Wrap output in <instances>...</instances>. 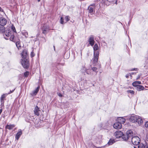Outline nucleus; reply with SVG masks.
<instances>
[{
  "label": "nucleus",
  "mask_w": 148,
  "mask_h": 148,
  "mask_svg": "<svg viewBox=\"0 0 148 148\" xmlns=\"http://www.w3.org/2000/svg\"><path fill=\"white\" fill-rule=\"evenodd\" d=\"M130 120L132 123H137L139 125L143 123V120L141 117L135 114L131 115Z\"/></svg>",
  "instance_id": "f257e3e1"
},
{
  "label": "nucleus",
  "mask_w": 148,
  "mask_h": 148,
  "mask_svg": "<svg viewBox=\"0 0 148 148\" xmlns=\"http://www.w3.org/2000/svg\"><path fill=\"white\" fill-rule=\"evenodd\" d=\"M94 50V57L92 59L94 63H97L98 61L99 56V52L98 50L99 49V47L97 44L96 43L93 47Z\"/></svg>",
  "instance_id": "f03ea898"
},
{
  "label": "nucleus",
  "mask_w": 148,
  "mask_h": 148,
  "mask_svg": "<svg viewBox=\"0 0 148 148\" xmlns=\"http://www.w3.org/2000/svg\"><path fill=\"white\" fill-rule=\"evenodd\" d=\"M10 40L14 42H16V45L17 47L19 49L21 47V44L20 40L18 38H16L13 35L11 36L10 38Z\"/></svg>",
  "instance_id": "7ed1b4c3"
},
{
  "label": "nucleus",
  "mask_w": 148,
  "mask_h": 148,
  "mask_svg": "<svg viewBox=\"0 0 148 148\" xmlns=\"http://www.w3.org/2000/svg\"><path fill=\"white\" fill-rule=\"evenodd\" d=\"M21 62L23 67L25 69H28L30 65L29 58H22Z\"/></svg>",
  "instance_id": "20e7f679"
},
{
  "label": "nucleus",
  "mask_w": 148,
  "mask_h": 148,
  "mask_svg": "<svg viewBox=\"0 0 148 148\" xmlns=\"http://www.w3.org/2000/svg\"><path fill=\"white\" fill-rule=\"evenodd\" d=\"M41 29L42 30V33L45 35H46L49 31L51 30L49 26L45 24H44L41 27Z\"/></svg>",
  "instance_id": "39448f33"
},
{
  "label": "nucleus",
  "mask_w": 148,
  "mask_h": 148,
  "mask_svg": "<svg viewBox=\"0 0 148 148\" xmlns=\"http://www.w3.org/2000/svg\"><path fill=\"white\" fill-rule=\"evenodd\" d=\"M140 141V138L137 136L133 137L131 139V142L134 145H139Z\"/></svg>",
  "instance_id": "423d86ee"
},
{
  "label": "nucleus",
  "mask_w": 148,
  "mask_h": 148,
  "mask_svg": "<svg viewBox=\"0 0 148 148\" xmlns=\"http://www.w3.org/2000/svg\"><path fill=\"white\" fill-rule=\"evenodd\" d=\"M22 58H27V56L28 55L27 50L26 49L23 50L21 53Z\"/></svg>",
  "instance_id": "0eeeda50"
},
{
  "label": "nucleus",
  "mask_w": 148,
  "mask_h": 148,
  "mask_svg": "<svg viewBox=\"0 0 148 148\" xmlns=\"http://www.w3.org/2000/svg\"><path fill=\"white\" fill-rule=\"evenodd\" d=\"M14 35L13 34H12V32L10 31V29H7L6 30V32L4 35V38L6 40H8V38L7 37H10L11 35Z\"/></svg>",
  "instance_id": "6e6552de"
},
{
  "label": "nucleus",
  "mask_w": 148,
  "mask_h": 148,
  "mask_svg": "<svg viewBox=\"0 0 148 148\" xmlns=\"http://www.w3.org/2000/svg\"><path fill=\"white\" fill-rule=\"evenodd\" d=\"M88 41L89 42V43L91 46H93L95 42V41L94 40V36L91 35L88 38Z\"/></svg>",
  "instance_id": "1a4fd4ad"
},
{
  "label": "nucleus",
  "mask_w": 148,
  "mask_h": 148,
  "mask_svg": "<svg viewBox=\"0 0 148 148\" xmlns=\"http://www.w3.org/2000/svg\"><path fill=\"white\" fill-rule=\"evenodd\" d=\"M7 95L8 94L5 93L1 95L0 97V101L1 105H4V101L6 100V97Z\"/></svg>",
  "instance_id": "9d476101"
},
{
  "label": "nucleus",
  "mask_w": 148,
  "mask_h": 148,
  "mask_svg": "<svg viewBox=\"0 0 148 148\" xmlns=\"http://www.w3.org/2000/svg\"><path fill=\"white\" fill-rule=\"evenodd\" d=\"M114 128L117 129H120L122 127V125L121 123H119V122L115 123L113 126Z\"/></svg>",
  "instance_id": "9b49d317"
},
{
  "label": "nucleus",
  "mask_w": 148,
  "mask_h": 148,
  "mask_svg": "<svg viewBox=\"0 0 148 148\" xmlns=\"http://www.w3.org/2000/svg\"><path fill=\"white\" fill-rule=\"evenodd\" d=\"M138 148H148V144L146 141L145 143H141L139 144L138 146Z\"/></svg>",
  "instance_id": "f8f14e48"
},
{
  "label": "nucleus",
  "mask_w": 148,
  "mask_h": 148,
  "mask_svg": "<svg viewBox=\"0 0 148 148\" xmlns=\"http://www.w3.org/2000/svg\"><path fill=\"white\" fill-rule=\"evenodd\" d=\"M123 135V133L121 131H117L115 133V136L117 138H119L121 137H122Z\"/></svg>",
  "instance_id": "ddd939ff"
},
{
  "label": "nucleus",
  "mask_w": 148,
  "mask_h": 148,
  "mask_svg": "<svg viewBox=\"0 0 148 148\" xmlns=\"http://www.w3.org/2000/svg\"><path fill=\"white\" fill-rule=\"evenodd\" d=\"M7 23V20L4 18H0V25L4 26Z\"/></svg>",
  "instance_id": "4468645a"
},
{
  "label": "nucleus",
  "mask_w": 148,
  "mask_h": 148,
  "mask_svg": "<svg viewBox=\"0 0 148 148\" xmlns=\"http://www.w3.org/2000/svg\"><path fill=\"white\" fill-rule=\"evenodd\" d=\"M40 88V86H38L36 89L34 90L30 94L32 96L36 95L38 92Z\"/></svg>",
  "instance_id": "2eb2a0df"
},
{
  "label": "nucleus",
  "mask_w": 148,
  "mask_h": 148,
  "mask_svg": "<svg viewBox=\"0 0 148 148\" xmlns=\"http://www.w3.org/2000/svg\"><path fill=\"white\" fill-rule=\"evenodd\" d=\"M40 111V110H39V108L37 106H36L35 107L34 111V114L37 116H39L40 114L39 112V111Z\"/></svg>",
  "instance_id": "dca6fc26"
},
{
  "label": "nucleus",
  "mask_w": 148,
  "mask_h": 148,
  "mask_svg": "<svg viewBox=\"0 0 148 148\" xmlns=\"http://www.w3.org/2000/svg\"><path fill=\"white\" fill-rule=\"evenodd\" d=\"M15 127V125L14 124H7L5 127L6 129L9 130H12Z\"/></svg>",
  "instance_id": "f3484780"
},
{
  "label": "nucleus",
  "mask_w": 148,
  "mask_h": 148,
  "mask_svg": "<svg viewBox=\"0 0 148 148\" xmlns=\"http://www.w3.org/2000/svg\"><path fill=\"white\" fill-rule=\"evenodd\" d=\"M126 133L129 138L132 137L134 134L133 131L131 130H128Z\"/></svg>",
  "instance_id": "a211bd4d"
},
{
  "label": "nucleus",
  "mask_w": 148,
  "mask_h": 148,
  "mask_svg": "<svg viewBox=\"0 0 148 148\" xmlns=\"http://www.w3.org/2000/svg\"><path fill=\"white\" fill-rule=\"evenodd\" d=\"M22 134V131L21 130L18 131V132L17 133L16 136L15 138L17 140H18L21 135Z\"/></svg>",
  "instance_id": "6ab92c4d"
},
{
  "label": "nucleus",
  "mask_w": 148,
  "mask_h": 148,
  "mask_svg": "<svg viewBox=\"0 0 148 148\" xmlns=\"http://www.w3.org/2000/svg\"><path fill=\"white\" fill-rule=\"evenodd\" d=\"M115 140L113 138H111L108 142V145H111L116 142Z\"/></svg>",
  "instance_id": "aec40b11"
},
{
  "label": "nucleus",
  "mask_w": 148,
  "mask_h": 148,
  "mask_svg": "<svg viewBox=\"0 0 148 148\" xmlns=\"http://www.w3.org/2000/svg\"><path fill=\"white\" fill-rule=\"evenodd\" d=\"M84 70L85 71V72L88 75H91V70L90 69L84 67Z\"/></svg>",
  "instance_id": "412c9836"
},
{
  "label": "nucleus",
  "mask_w": 148,
  "mask_h": 148,
  "mask_svg": "<svg viewBox=\"0 0 148 148\" xmlns=\"http://www.w3.org/2000/svg\"><path fill=\"white\" fill-rule=\"evenodd\" d=\"M118 119L119 121V122L121 123V124L124 123L126 121L125 119L123 117H119Z\"/></svg>",
  "instance_id": "4be33fe9"
},
{
  "label": "nucleus",
  "mask_w": 148,
  "mask_h": 148,
  "mask_svg": "<svg viewBox=\"0 0 148 148\" xmlns=\"http://www.w3.org/2000/svg\"><path fill=\"white\" fill-rule=\"evenodd\" d=\"M145 89V88L144 86L142 85H139L137 86L136 88V89L138 91H140L141 90H143Z\"/></svg>",
  "instance_id": "5701e85b"
},
{
  "label": "nucleus",
  "mask_w": 148,
  "mask_h": 148,
  "mask_svg": "<svg viewBox=\"0 0 148 148\" xmlns=\"http://www.w3.org/2000/svg\"><path fill=\"white\" fill-rule=\"evenodd\" d=\"M122 137V139L125 141H127L129 139L126 134H123Z\"/></svg>",
  "instance_id": "b1692460"
},
{
  "label": "nucleus",
  "mask_w": 148,
  "mask_h": 148,
  "mask_svg": "<svg viewBox=\"0 0 148 148\" xmlns=\"http://www.w3.org/2000/svg\"><path fill=\"white\" fill-rule=\"evenodd\" d=\"M95 8L91 7V6H89L88 8L89 10V12L90 13H92L93 12L94 9Z\"/></svg>",
  "instance_id": "393cba45"
},
{
  "label": "nucleus",
  "mask_w": 148,
  "mask_h": 148,
  "mask_svg": "<svg viewBox=\"0 0 148 148\" xmlns=\"http://www.w3.org/2000/svg\"><path fill=\"white\" fill-rule=\"evenodd\" d=\"M4 26H1L0 27V32L2 33H4L5 32V28Z\"/></svg>",
  "instance_id": "a878e982"
},
{
  "label": "nucleus",
  "mask_w": 148,
  "mask_h": 148,
  "mask_svg": "<svg viewBox=\"0 0 148 148\" xmlns=\"http://www.w3.org/2000/svg\"><path fill=\"white\" fill-rule=\"evenodd\" d=\"M11 29L15 33H17L16 31V30L15 28L14 27V26L13 25H12L11 26Z\"/></svg>",
  "instance_id": "bb28decb"
},
{
  "label": "nucleus",
  "mask_w": 148,
  "mask_h": 148,
  "mask_svg": "<svg viewBox=\"0 0 148 148\" xmlns=\"http://www.w3.org/2000/svg\"><path fill=\"white\" fill-rule=\"evenodd\" d=\"M29 74V72L28 71H26L24 73V75L25 77H27Z\"/></svg>",
  "instance_id": "cd10ccee"
},
{
  "label": "nucleus",
  "mask_w": 148,
  "mask_h": 148,
  "mask_svg": "<svg viewBox=\"0 0 148 148\" xmlns=\"http://www.w3.org/2000/svg\"><path fill=\"white\" fill-rule=\"evenodd\" d=\"M30 57L31 58H33L35 56V53L34 51V50H33L30 53Z\"/></svg>",
  "instance_id": "c85d7f7f"
},
{
  "label": "nucleus",
  "mask_w": 148,
  "mask_h": 148,
  "mask_svg": "<svg viewBox=\"0 0 148 148\" xmlns=\"http://www.w3.org/2000/svg\"><path fill=\"white\" fill-rule=\"evenodd\" d=\"M80 81H82L84 83H86L87 81L86 79H84V78L82 77H81L80 79Z\"/></svg>",
  "instance_id": "c756f323"
},
{
  "label": "nucleus",
  "mask_w": 148,
  "mask_h": 148,
  "mask_svg": "<svg viewBox=\"0 0 148 148\" xmlns=\"http://www.w3.org/2000/svg\"><path fill=\"white\" fill-rule=\"evenodd\" d=\"M92 69L93 71H95L96 72V73H97V68L95 67H93L92 68Z\"/></svg>",
  "instance_id": "7c9ffc66"
},
{
  "label": "nucleus",
  "mask_w": 148,
  "mask_h": 148,
  "mask_svg": "<svg viewBox=\"0 0 148 148\" xmlns=\"http://www.w3.org/2000/svg\"><path fill=\"white\" fill-rule=\"evenodd\" d=\"M132 85L136 87L137 88V86H138L139 85H138L137 83L136 82V81H135L132 83Z\"/></svg>",
  "instance_id": "2f4dec72"
},
{
  "label": "nucleus",
  "mask_w": 148,
  "mask_h": 148,
  "mask_svg": "<svg viewBox=\"0 0 148 148\" xmlns=\"http://www.w3.org/2000/svg\"><path fill=\"white\" fill-rule=\"evenodd\" d=\"M127 92L129 93H130L132 94H134V91L131 90H129L127 91Z\"/></svg>",
  "instance_id": "473e14b6"
},
{
  "label": "nucleus",
  "mask_w": 148,
  "mask_h": 148,
  "mask_svg": "<svg viewBox=\"0 0 148 148\" xmlns=\"http://www.w3.org/2000/svg\"><path fill=\"white\" fill-rule=\"evenodd\" d=\"M70 17L69 16H67L65 17V21L68 22L70 20Z\"/></svg>",
  "instance_id": "72a5a7b5"
},
{
  "label": "nucleus",
  "mask_w": 148,
  "mask_h": 148,
  "mask_svg": "<svg viewBox=\"0 0 148 148\" xmlns=\"http://www.w3.org/2000/svg\"><path fill=\"white\" fill-rule=\"evenodd\" d=\"M60 22L61 24H63L64 23V19L61 17L60 20Z\"/></svg>",
  "instance_id": "f704fd0d"
},
{
  "label": "nucleus",
  "mask_w": 148,
  "mask_h": 148,
  "mask_svg": "<svg viewBox=\"0 0 148 148\" xmlns=\"http://www.w3.org/2000/svg\"><path fill=\"white\" fill-rule=\"evenodd\" d=\"M22 34L23 35H25V36L28 35V33L27 32H22Z\"/></svg>",
  "instance_id": "c9c22d12"
},
{
  "label": "nucleus",
  "mask_w": 148,
  "mask_h": 148,
  "mask_svg": "<svg viewBox=\"0 0 148 148\" xmlns=\"http://www.w3.org/2000/svg\"><path fill=\"white\" fill-rule=\"evenodd\" d=\"M15 90V88L14 89V90H10L8 93H7V94H8V95L10 94L13 92Z\"/></svg>",
  "instance_id": "e433bc0d"
},
{
  "label": "nucleus",
  "mask_w": 148,
  "mask_h": 148,
  "mask_svg": "<svg viewBox=\"0 0 148 148\" xmlns=\"http://www.w3.org/2000/svg\"><path fill=\"white\" fill-rule=\"evenodd\" d=\"M89 6H91V7H92L95 8V4L94 3L90 5Z\"/></svg>",
  "instance_id": "4c0bfd02"
},
{
  "label": "nucleus",
  "mask_w": 148,
  "mask_h": 148,
  "mask_svg": "<svg viewBox=\"0 0 148 148\" xmlns=\"http://www.w3.org/2000/svg\"><path fill=\"white\" fill-rule=\"evenodd\" d=\"M145 126L146 127L148 128V121H147L145 123Z\"/></svg>",
  "instance_id": "58836bf2"
},
{
  "label": "nucleus",
  "mask_w": 148,
  "mask_h": 148,
  "mask_svg": "<svg viewBox=\"0 0 148 148\" xmlns=\"http://www.w3.org/2000/svg\"><path fill=\"white\" fill-rule=\"evenodd\" d=\"M141 74L139 75H138V76L137 77V78H136V80H138V79H139L140 78V77L141 76Z\"/></svg>",
  "instance_id": "ea45409f"
},
{
  "label": "nucleus",
  "mask_w": 148,
  "mask_h": 148,
  "mask_svg": "<svg viewBox=\"0 0 148 148\" xmlns=\"http://www.w3.org/2000/svg\"><path fill=\"white\" fill-rule=\"evenodd\" d=\"M138 69L137 68H133L132 69H131V71H137L138 70Z\"/></svg>",
  "instance_id": "a19ab883"
},
{
  "label": "nucleus",
  "mask_w": 148,
  "mask_h": 148,
  "mask_svg": "<svg viewBox=\"0 0 148 148\" xmlns=\"http://www.w3.org/2000/svg\"><path fill=\"white\" fill-rule=\"evenodd\" d=\"M67 53L68 54V56L66 57V59H68V58L69 57V56H70V54H69V52H67Z\"/></svg>",
  "instance_id": "79ce46f5"
},
{
  "label": "nucleus",
  "mask_w": 148,
  "mask_h": 148,
  "mask_svg": "<svg viewBox=\"0 0 148 148\" xmlns=\"http://www.w3.org/2000/svg\"><path fill=\"white\" fill-rule=\"evenodd\" d=\"M130 75H129V74H127L126 75H125V77L126 78H128L129 77V76Z\"/></svg>",
  "instance_id": "37998d69"
},
{
  "label": "nucleus",
  "mask_w": 148,
  "mask_h": 148,
  "mask_svg": "<svg viewBox=\"0 0 148 148\" xmlns=\"http://www.w3.org/2000/svg\"><path fill=\"white\" fill-rule=\"evenodd\" d=\"M136 82L137 83L138 85L141 84V82H140L138 81H136Z\"/></svg>",
  "instance_id": "c03bdc74"
},
{
  "label": "nucleus",
  "mask_w": 148,
  "mask_h": 148,
  "mask_svg": "<svg viewBox=\"0 0 148 148\" xmlns=\"http://www.w3.org/2000/svg\"><path fill=\"white\" fill-rule=\"evenodd\" d=\"M102 43H104V46H106L107 45V43H106L105 41H103L102 42Z\"/></svg>",
  "instance_id": "a18cd8bd"
},
{
  "label": "nucleus",
  "mask_w": 148,
  "mask_h": 148,
  "mask_svg": "<svg viewBox=\"0 0 148 148\" xmlns=\"http://www.w3.org/2000/svg\"><path fill=\"white\" fill-rule=\"evenodd\" d=\"M108 1L110 2H114V1H115L116 0H108Z\"/></svg>",
  "instance_id": "49530a36"
},
{
  "label": "nucleus",
  "mask_w": 148,
  "mask_h": 148,
  "mask_svg": "<svg viewBox=\"0 0 148 148\" xmlns=\"http://www.w3.org/2000/svg\"><path fill=\"white\" fill-rule=\"evenodd\" d=\"M146 140L147 141H148V134H147L146 135Z\"/></svg>",
  "instance_id": "de8ad7c7"
},
{
  "label": "nucleus",
  "mask_w": 148,
  "mask_h": 148,
  "mask_svg": "<svg viewBox=\"0 0 148 148\" xmlns=\"http://www.w3.org/2000/svg\"><path fill=\"white\" fill-rule=\"evenodd\" d=\"M58 95L60 97H62V95L61 93H59Z\"/></svg>",
  "instance_id": "09e8293b"
},
{
  "label": "nucleus",
  "mask_w": 148,
  "mask_h": 148,
  "mask_svg": "<svg viewBox=\"0 0 148 148\" xmlns=\"http://www.w3.org/2000/svg\"><path fill=\"white\" fill-rule=\"evenodd\" d=\"M3 10L0 7V11H2Z\"/></svg>",
  "instance_id": "8fccbe9b"
},
{
  "label": "nucleus",
  "mask_w": 148,
  "mask_h": 148,
  "mask_svg": "<svg viewBox=\"0 0 148 148\" xmlns=\"http://www.w3.org/2000/svg\"><path fill=\"white\" fill-rule=\"evenodd\" d=\"M129 75L130 76V77H131V78L132 77V75L131 74H130V73H129Z\"/></svg>",
  "instance_id": "3c124183"
},
{
  "label": "nucleus",
  "mask_w": 148,
  "mask_h": 148,
  "mask_svg": "<svg viewBox=\"0 0 148 148\" xmlns=\"http://www.w3.org/2000/svg\"><path fill=\"white\" fill-rule=\"evenodd\" d=\"M115 1V3L116 4H117V0H116V1Z\"/></svg>",
  "instance_id": "603ef678"
},
{
  "label": "nucleus",
  "mask_w": 148,
  "mask_h": 148,
  "mask_svg": "<svg viewBox=\"0 0 148 148\" xmlns=\"http://www.w3.org/2000/svg\"><path fill=\"white\" fill-rule=\"evenodd\" d=\"M136 73H130V74H131L132 75L134 74V73H135V74H136Z\"/></svg>",
  "instance_id": "864d4df0"
},
{
  "label": "nucleus",
  "mask_w": 148,
  "mask_h": 148,
  "mask_svg": "<svg viewBox=\"0 0 148 148\" xmlns=\"http://www.w3.org/2000/svg\"><path fill=\"white\" fill-rule=\"evenodd\" d=\"M53 47L54 48V50H55V47L54 46H53Z\"/></svg>",
  "instance_id": "5fc2aeb1"
},
{
  "label": "nucleus",
  "mask_w": 148,
  "mask_h": 148,
  "mask_svg": "<svg viewBox=\"0 0 148 148\" xmlns=\"http://www.w3.org/2000/svg\"><path fill=\"white\" fill-rule=\"evenodd\" d=\"M38 2H39L40 1V0H38Z\"/></svg>",
  "instance_id": "6e6d98bb"
},
{
  "label": "nucleus",
  "mask_w": 148,
  "mask_h": 148,
  "mask_svg": "<svg viewBox=\"0 0 148 148\" xmlns=\"http://www.w3.org/2000/svg\"><path fill=\"white\" fill-rule=\"evenodd\" d=\"M68 103L66 102V103H65V106H66V104H68Z\"/></svg>",
  "instance_id": "4d7b16f0"
},
{
  "label": "nucleus",
  "mask_w": 148,
  "mask_h": 148,
  "mask_svg": "<svg viewBox=\"0 0 148 148\" xmlns=\"http://www.w3.org/2000/svg\"><path fill=\"white\" fill-rule=\"evenodd\" d=\"M134 148H136L135 146H134Z\"/></svg>",
  "instance_id": "13d9d810"
},
{
  "label": "nucleus",
  "mask_w": 148,
  "mask_h": 148,
  "mask_svg": "<svg viewBox=\"0 0 148 148\" xmlns=\"http://www.w3.org/2000/svg\"><path fill=\"white\" fill-rule=\"evenodd\" d=\"M71 21V22H72V23H73V21Z\"/></svg>",
  "instance_id": "bf43d9fd"
}]
</instances>
